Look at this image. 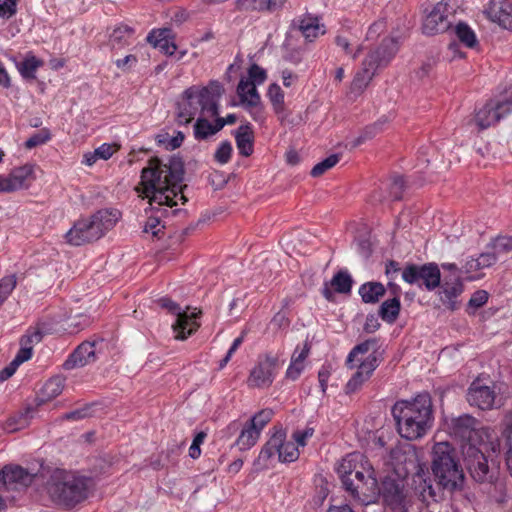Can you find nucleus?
Returning <instances> with one entry per match:
<instances>
[{"instance_id": "1", "label": "nucleus", "mask_w": 512, "mask_h": 512, "mask_svg": "<svg viewBox=\"0 0 512 512\" xmlns=\"http://www.w3.org/2000/svg\"><path fill=\"white\" fill-rule=\"evenodd\" d=\"M184 162L178 156L171 157L167 163L155 157L142 169L140 183L135 187L139 197L148 198L150 205H177L174 199L180 196L183 203L187 198L183 194Z\"/></svg>"}, {"instance_id": "2", "label": "nucleus", "mask_w": 512, "mask_h": 512, "mask_svg": "<svg viewBox=\"0 0 512 512\" xmlns=\"http://www.w3.org/2000/svg\"><path fill=\"white\" fill-rule=\"evenodd\" d=\"M392 415L401 437L407 440L419 439L433 425L431 397L427 393H421L411 401H398L392 407Z\"/></svg>"}, {"instance_id": "3", "label": "nucleus", "mask_w": 512, "mask_h": 512, "mask_svg": "<svg viewBox=\"0 0 512 512\" xmlns=\"http://www.w3.org/2000/svg\"><path fill=\"white\" fill-rule=\"evenodd\" d=\"M223 92V86L218 81H211L206 87L192 86L186 89L177 105V123L179 125L189 124L198 111L204 117L217 116L219 100Z\"/></svg>"}, {"instance_id": "4", "label": "nucleus", "mask_w": 512, "mask_h": 512, "mask_svg": "<svg viewBox=\"0 0 512 512\" xmlns=\"http://www.w3.org/2000/svg\"><path fill=\"white\" fill-rule=\"evenodd\" d=\"M499 450L497 438L486 440L480 444H461V455L464 466L470 476L479 483H492L495 479V472L490 469L489 459L492 453Z\"/></svg>"}, {"instance_id": "5", "label": "nucleus", "mask_w": 512, "mask_h": 512, "mask_svg": "<svg viewBox=\"0 0 512 512\" xmlns=\"http://www.w3.org/2000/svg\"><path fill=\"white\" fill-rule=\"evenodd\" d=\"M432 472L444 489L455 491L464 483L463 470L455 459L453 447L447 442L436 443L432 452Z\"/></svg>"}, {"instance_id": "6", "label": "nucleus", "mask_w": 512, "mask_h": 512, "mask_svg": "<svg viewBox=\"0 0 512 512\" xmlns=\"http://www.w3.org/2000/svg\"><path fill=\"white\" fill-rule=\"evenodd\" d=\"M90 480L64 470H55L48 483L51 496L60 503L74 506L88 496Z\"/></svg>"}, {"instance_id": "7", "label": "nucleus", "mask_w": 512, "mask_h": 512, "mask_svg": "<svg viewBox=\"0 0 512 512\" xmlns=\"http://www.w3.org/2000/svg\"><path fill=\"white\" fill-rule=\"evenodd\" d=\"M448 429L452 436L462 441V444L473 443L478 445L486 440L496 438L491 428L481 426L476 418L468 414L451 418Z\"/></svg>"}, {"instance_id": "8", "label": "nucleus", "mask_w": 512, "mask_h": 512, "mask_svg": "<svg viewBox=\"0 0 512 512\" xmlns=\"http://www.w3.org/2000/svg\"><path fill=\"white\" fill-rule=\"evenodd\" d=\"M344 488L362 504L375 502L379 496V485L373 466L355 472V477L345 480Z\"/></svg>"}, {"instance_id": "9", "label": "nucleus", "mask_w": 512, "mask_h": 512, "mask_svg": "<svg viewBox=\"0 0 512 512\" xmlns=\"http://www.w3.org/2000/svg\"><path fill=\"white\" fill-rule=\"evenodd\" d=\"M512 113V91L498 98L490 99L476 111L474 122L480 130L487 129Z\"/></svg>"}, {"instance_id": "10", "label": "nucleus", "mask_w": 512, "mask_h": 512, "mask_svg": "<svg viewBox=\"0 0 512 512\" xmlns=\"http://www.w3.org/2000/svg\"><path fill=\"white\" fill-rule=\"evenodd\" d=\"M379 495L382 496L383 503L390 512H408L410 498L403 480L386 477L379 487Z\"/></svg>"}, {"instance_id": "11", "label": "nucleus", "mask_w": 512, "mask_h": 512, "mask_svg": "<svg viewBox=\"0 0 512 512\" xmlns=\"http://www.w3.org/2000/svg\"><path fill=\"white\" fill-rule=\"evenodd\" d=\"M402 278L408 284L424 286L428 291H433L441 284L439 266L432 262L423 265H407L402 271Z\"/></svg>"}, {"instance_id": "12", "label": "nucleus", "mask_w": 512, "mask_h": 512, "mask_svg": "<svg viewBox=\"0 0 512 512\" xmlns=\"http://www.w3.org/2000/svg\"><path fill=\"white\" fill-rule=\"evenodd\" d=\"M158 303L162 308L167 309L177 316V319L172 326L176 334V339L184 340L198 329L199 323L196 319L200 314V311L189 312L188 309L181 310L180 306L169 298H161L158 300Z\"/></svg>"}, {"instance_id": "13", "label": "nucleus", "mask_w": 512, "mask_h": 512, "mask_svg": "<svg viewBox=\"0 0 512 512\" xmlns=\"http://www.w3.org/2000/svg\"><path fill=\"white\" fill-rule=\"evenodd\" d=\"M278 366V357L272 354H265L258 358L256 366L251 370L248 384L250 387H269L275 377Z\"/></svg>"}, {"instance_id": "14", "label": "nucleus", "mask_w": 512, "mask_h": 512, "mask_svg": "<svg viewBox=\"0 0 512 512\" xmlns=\"http://www.w3.org/2000/svg\"><path fill=\"white\" fill-rule=\"evenodd\" d=\"M101 341H84L76 347L63 364L65 370H72L90 365L97 361L101 352Z\"/></svg>"}, {"instance_id": "15", "label": "nucleus", "mask_w": 512, "mask_h": 512, "mask_svg": "<svg viewBox=\"0 0 512 512\" xmlns=\"http://www.w3.org/2000/svg\"><path fill=\"white\" fill-rule=\"evenodd\" d=\"M397 51V41L394 38H385L378 47L368 53L363 63L365 67H369L377 73L378 69H382L390 63Z\"/></svg>"}, {"instance_id": "16", "label": "nucleus", "mask_w": 512, "mask_h": 512, "mask_svg": "<svg viewBox=\"0 0 512 512\" xmlns=\"http://www.w3.org/2000/svg\"><path fill=\"white\" fill-rule=\"evenodd\" d=\"M36 476V473H32L21 466L8 465L0 471V483L8 490H18L28 487Z\"/></svg>"}, {"instance_id": "17", "label": "nucleus", "mask_w": 512, "mask_h": 512, "mask_svg": "<svg viewBox=\"0 0 512 512\" xmlns=\"http://www.w3.org/2000/svg\"><path fill=\"white\" fill-rule=\"evenodd\" d=\"M450 21L447 15V4L438 2L429 11L423 21L422 30L424 34L435 35L443 33L450 28Z\"/></svg>"}, {"instance_id": "18", "label": "nucleus", "mask_w": 512, "mask_h": 512, "mask_svg": "<svg viewBox=\"0 0 512 512\" xmlns=\"http://www.w3.org/2000/svg\"><path fill=\"white\" fill-rule=\"evenodd\" d=\"M120 217V212L115 209H102L94 213L89 219H86L89 227L91 237L98 240L103 237L109 230H111L117 223Z\"/></svg>"}, {"instance_id": "19", "label": "nucleus", "mask_w": 512, "mask_h": 512, "mask_svg": "<svg viewBox=\"0 0 512 512\" xmlns=\"http://www.w3.org/2000/svg\"><path fill=\"white\" fill-rule=\"evenodd\" d=\"M497 394L494 387L483 385L474 381L467 392V401L470 405L476 406L481 410L492 409L495 405Z\"/></svg>"}, {"instance_id": "20", "label": "nucleus", "mask_w": 512, "mask_h": 512, "mask_svg": "<svg viewBox=\"0 0 512 512\" xmlns=\"http://www.w3.org/2000/svg\"><path fill=\"white\" fill-rule=\"evenodd\" d=\"M439 297L442 304L449 310L454 311L460 304L457 298L463 293L464 285L460 275L445 277L440 284Z\"/></svg>"}, {"instance_id": "21", "label": "nucleus", "mask_w": 512, "mask_h": 512, "mask_svg": "<svg viewBox=\"0 0 512 512\" xmlns=\"http://www.w3.org/2000/svg\"><path fill=\"white\" fill-rule=\"evenodd\" d=\"M378 365L379 361L375 352L361 361L358 366V370L353 374V376L346 384V393L350 394L356 392L363 385V383L370 378Z\"/></svg>"}, {"instance_id": "22", "label": "nucleus", "mask_w": 512, "mask_h": 512, "mask_svg": "<svg viewBox=\"0 0 512 512\" xmlns=\"http://www.w3.org/2000/svg\"><path fill=\"white\" fill-rule=\"evenodd\" d=\"M371 463L360 452H353L346 455L337 466V472L341 478L342 484L345 480L355 477V472L361 471L362 468L369 467Z\"/></svg>"}, {"instance_id": "23", "label": "nucleus", "mask_w": 512, "mask_h": 512, "mask_svg": "<svg viewBox=\"0 0 512 512\" xmlns=\"http://www.w3.org/2000/svg\"><path fill=\"white\" fill-rule=\"evenodd\" d=\"M486 12L493 22L512 31V0H490Z\"/></svg>"}, {"instance_id": "24", "label": "nucleus", "mask_w": 512, "mask_h": 512, "mask_svg": "<svg viewBox=\"0 0 512 512\" xmlns=\"http://www.w3.org/2000/svg\"><path fill=\"white\" fill-rule=\"evenodd\" d=\"M174 40L175 34L170 28L153 29L147 36L149 44L168 56L174 55L177 50Z\"/></svg>"}, {"instance_id": "25", "label": "nucleus", "mask_w": 512, "mask_h": 512, "mask_svg": "<svg viewBox=\"0 0 512 512\" xmlns=\"http://www.w3.org/2000/svg\"><path fill=\"white\" fill-rule=\"evenodd\" d=\"M91 233L87 220L81 219L65 234V238L69 244L80 246L95 241L94 237L90 236Z\"/></svg>"}, {"instance_id": "26", "label": "nucleus", "mask_w": 512, "mask_h": 512, "mask_svg": "<svg viewBox=\"0 0 512 512\" xmlns=\"http://www.w3.org/2000/svg\"><path fill=\"white\" fill-rule=\"evenodd\" d=\"M390 288L392 289V292L394 294V297L391 299H388L384 301L379 309V315L380 317L388 322L393 323L396 321L399 312H400V299H399V292L400 288L397 285L389 283Z\"/></svg>"}, {"instance_id": "27", "label": "nucleus", "mask_w": 512, "mask_h": 512, "mask_svg": "<svg viewBox=\"0 0 512 512\" xmlns=\"http://www.w3.org/2000/svg\"><path fill=\"white\" fill-rule=\"evenodd\" d=\"M281 445V434L276 431L269 440L262 447L258 458L254 461L253 465L257 468H265L268 465V461L278 455L279 446Z\"/></svg>"}, {"instance_id": "28", "label": "nucleus", "mask_w": 512, "mask_h": 512, "mask_svg": "<svg viewBox=\"0 0 512 512\" xmlns=\"http://www.w3.org/2000/svg\"><path fill=\"white\" fill-rule=\"evenodd\" d=\"M412 486L415 493L423 502H427L429 499H434L436 496L435 490L431 484V480L429 477H427L423 470L418 471L413 476Z\"/></svg>"}, {"instance_id": "29", "label": "nucleus", "mask_w": 512, "mask_h": 512, "mask_svg": "<svg viewBox=\"0 0 512 512\" xmlns=\"http://www.w3.org/2000/svg\"><path fill=\"white\" fill-rule=\"evenodd\" d=\"M237 94L240 102L245 107H255L260 104V96L256 89V84L242 78L237 86Z\"/></svg>"}, {"instance_id": "30", "label": "nucleus", "mask_w": 512, "mask_h": 512, "mask_svg": "<svg viewBox=\"0 0 512 512\" xmlns=\"http://www.w3.org/2000/svg\"><path fill=\"white\" fill-rule=\"evenodd\" d=\"M236 145L242 156L248 157L253 153L254 136L249 123L241 125L235 134Z\"/></svg>"}, {"instance_id": "31", "label": "nucleus", "mask_w": 512, "mask_h": 512, "mask_svg": "<svg viewBox=\"0 0 512 512\" xmlns=\"http://www.w3.org/2000/svg\"><path fill=\"white\" fill-rule=\"evenodd\" d=\"M298 27L303 36L309 41H313L319 35L325 33L324 25L320 24L319 18L312 15H305L301 18Z\"/></svg>"}, {"instance_id": "32", "label": "nucleus", "mask_w": 512, "mask_h": 512, "mask_svg": "<svg viewBox=\"0 0 512 512\" xmlns=\"http://www.w3.org/2000/svg\"><path fill=\"white\" fill-rule=\"evenodd\" d=\"M209 118L210 117H204L201 115L196 120L194 124V137L197 140H205L208 137L215 135L223 128V123L217 124L215 121V124H211L208 120Z\"/></svg>"}, {"instance_id": "33", "label": "nucleus", "mask_w": 512, "mask_h": 512, "mask_svg": "<svg viewBox=\"0 0 512 512\" xmlns=\"http://www.w3.org/2000/svg\"><path fill=\"white\" fill-rule=\"evenodd\" d=\"M134 35V29L128 25L121 24L117 26L110 35V45L112 49H121L131 44Z\"/></svg>"}, {"instance_id": "34", "label": "nucleus", "mask_w": 512, "mask_h": 512, "mask_svg": "<svg viewBox=\"0 0 512 512\" xmlns=\"http://www.w3.org/2000/svg\"><path fill=\"white\" fill-rule=\"evenodd\" d=\"M385 287L379 282H367L359 288V294L365 303H377L385 294Z\"/></svg>"}, {"instance_id": "35", "label": "nucleus", "mask_w": 512, "mask_h": 512, "mask_svg": "<svg viewBox=\"0 0 512 512\" xmlns=\"http://www.w3.org/2000/svg\"><path fill=\"white\" fill-rule=\"evenodd\" d=\"M375 75L376 73L371 68L365 67V64L362 63V69L355 75L351 83L350 92L355 95L361 94Z\"/></svg>"}, {"instance_id": "36", "label": "nucleus", "mask_w": 512, "mask_h": 512, "mask_svg": "<svg viewBox=\"0 0 512 512\" xmlns=\"http://www.w3.org/2000/svg\"><path fill=\"white\" fill-rule=\"evenodd\" d=\"M281 434V445L278 450V459L280 462H294L299 457L297 446L292 441H286V434L279 430Z\"/></svg>"}, {"instance_id": "37", "label": "nucleus", "mask_w": 512, "mask_h": 512, "mask_svg": "<svg viewBox=\"0 0 512 512\" xmlns=\"http://www.w3.org/2000/svg\"><path fill=\"white\" fill-rule=\"evenodd\" d=\"M260 434L261 433L256 428L247 423L237 438L236 445L241 451L248 450L256 444Z\"/></svg>"}, {"instance_id": "38", "label": "nucleus", "mask_w": 512, "mask_h": 512, "mask_svg": "<svg viewBox=\"0 0 512 512\" xmlns=\"http://www.w3.org/2000/svg\"><path fill=\"white\" fill-rule=\"evenodd\" d=\"M64 387V380L61 377L50 378L42 387L40 401L46 402L61 394Z\"/></svg>"}, {"instance_id": "39", "label": "nucleus", "mask_w": 512, "mask_h": 512, "mask_svg": "<svg viewBox=\"0 0 512 512\" xmlns=\"http://www.w3.org/2000/svg\"><path fill=\"white\" fill-rule=\"evenodd\" d=\"M33 172V166L31 165H23L12 169L10 174L13 178L17 190L26 188L28 186L27 182L33 178Z\"/></svg>"}, {"instance_id": "40", "label": "nucleus", "mask_w": 512, "mask_h": 512, "mask_svg": "<svg viewBox=\"0 0 512 512\" xmlns=\"http://www.w3.org/2000/svg\"><path fill=\"white\" fill-rule=\"evenodd\" d=\"M42 65V61L38 60L33 55H28L26 58L17 64L18 70L23 78L35 79L36 70Z\"/></svg>"}, {"instance_id": "41", "label": "nucleus", "mask_w": 512, "mask_h": 512, "mask_svg": "<svg viewBox=\"0 0 512 512\" xmlns=\"http://www.w3.org/2000/svg\"><path fill=\"white\" fill-rule=\"evenodd\" d=\"M458 40L468 48H474L478 41L474 31L465 23L460 22L455 27Z\"/></svg>"}, {"instance_id": "42", "label": "nucleus", "mask_w": 512, "mask_h": 512, "mask_svg": "<svg viewBox=\"0 0 512 512\" xmlns=\"http://www.w3.org/2000/svg\"><path fill=\"white\" fill-rule=\"evenodd\" d=\"M503 432L502 436L505 439L506 445L508 447L507 451V467L512 475V411L506 414L503 420Z\"/></svg>"}, {"instance_id": "43", "label": "nucleus", "mask_w": 512, "mask_h": 512, "mask_svg": "<svg viewBox=\"0 0 512 512\" xmlns=\"http://www.w3.org/2000/svg\"><path fill=\"white\" fill-rule=\"evenodd\" d=\"M377 345L376 339H368L358 345H356L351 352L349 353L347 357V364L350 368H353V362L358 361L361 362L362 360L358 358L359 355L367 354L372 348H375Z\"/></svg>"}, {"instance_id": "44", "label": "nucleus", "mask_w": 512, "mask_h": 512, "mask_svg": "<svg viewBox=\"0 0 512 512\" xmlns=\"http://www.w3.org/2000/svg\"><path fill=\"white\" fill-rule=\"evenodd\" d=\"M353 280L347 272L340 271L334 275L330 284L338 293H349Z\"/></svg>"}, {"instance_id": "45", "label": "nucleus", "mask_w": 512, "mask_h": 512, "mask_svg": "<svg viewBox=\"0 0 512 512\" xmlns=\"http://www.w3.org/2000/svg\"><path fill=\"white\" fill-rule=\"evenodd\" d=\"M268 97L276 114L284 112V93L279 85L271 84L268 89Z\"/></svg>"}, {"instance_id": "46", "label": "nucleus", "mask_w": 512, "mask_h": 512, "mask_svg": "<svg viewBox=\"0 0 512 512\" xmlns=\"http://www.w3.org/2000/svg\"><path fill=\"white\" fill-rule=\"evenodd\" d=\"M184 138V134L178 131L174 137H170L168 133H164L159 134L156 139L157 143L163 145L167 150H174L182 145Z\"/></svg>"}, {"instance_id": "47", "label": "nucleus", "mask_w": 512, "mask_h": 512, "mask_svg": "<svg viewBox=\"0 0 512 512\" xmlns=\"http://www.w3.org/2000/svg\"><path fill=\"white\" fill-rule=\"evenodd\" d=\"M51 139V133L48 128H42L33 135H31L25 142L27 149L35 148L39 145L47 143Z\"/></svg>"}, {"instance_id": "48", "label": "nucleus", "mask_w": 512, "mask_h": 512, "mask_svg": "<svg viewBox=\"0 0 512 512\" xmlns=\"http://www.w3.org/2000/svg\"><path fill=\"white\" fill-rule=\"evenodd\" d=\"M339 155L333 154L324 159L323 161L317 163L311 170V175L313 177H320L323 175L327 170L334 167L339 162Z\"/></svg>"}, {"instance_id": "49", "label": "nucleus", "mask_w": 512, "mask_h": 512, "mask_svg": "<svg viewBox=\"0 0 512 512\" xmlns=\"http://www.w3.org/2000/svg\"><path fill=\"white\" fill-rule=\"evenodd\" d=\"M272 416L273 411L271 409H263L255 414L248 423L261 433L263 428L271 421Z\"/></svg>"}, {"instance_id": "50", "label": "nucleus", "mask_w": 512, "mask_h": 512, "mask_svg": "<svg viewBox=\"0 0 512 512\" xmlns=\"http://www.w3.org/2000/svg\"><path fill=\"white\" fill-rule=\"evenodd\" d=\"M16 276L9 275L0 279V306L6 301L8 296L16 287Z\"/></svg>"}, {"instance_id": "51", "label": "nucleus", "mask_w": 512, "mask_h": 512, "mask_svg": "<svg viewBox=\"0 0 512 512\" xmlns=\"http://www.w3.org/2000/svg\"><path fill=\"white\" fill-rule=\"evenodd\" d=\"M386 122L385 120H379L373 125L367 126L363 133L354 141L353 147H356L360 144H362L365 140L373 138L377 131L379 130L380 126Z\"/></svg>"}, {"instance_id": "52", "label": "nucleus", "mask_w": 512, "mask_h": 512, "mask_svg": "<svg viewBox=\"0 0 512 512\" xmlns=\"http://www.w3.org/2000/svg\"><path fill=\"white\" fill-rule=\"evenodd\" d=\"M493 249L497 255L508 253L512 251V237L501 236L497 237L493 243Z\"/></svg>"}, {"instance_id": "53", "label": "nucleus", "mask_w": 512, "mask_h": 512, "mask_svg": "<svg viewBox=\"0 0 512 512\" xmlns=\"http://www.w3.org/2000/svg\"><path fill=\"white\" fill-rule=\"evenodd\" d=\"M232 145L229 141H224L220 144L215 152V159L220 164H226L231 157Z\"/></svg>"}, {"instance_id": "54", "label": "nucleus", "mask_w": 512, "mask_h": 512, "mask_svg": "<svg viewBox=\"0 0 512 512\" xmlns=\"http://www.w3.org/2000/svg\"><path fill=\"white\" fill-rule=\"evenodd\" d=\"M247 80L260 85L266 80V71L257 64H252L248 70Z\"/></svg>"}, {"instance_id": "55", "label": "nucleus", "mask_w": 512, "mask_h": 512, "mask_svg": "<svg viewBox=\"0 0 512 512\" xmlns=\"http://www.w3.org/2000/svg\"><path fill=\"white\" fill-rule=\"evenodd\" d=\"M27 424L26 417L20 415L18 417L9 418L4 424V430L8 433H13L23 429Z\"/></svg>"}, {"instance_id": "56", "label": "nucleus", "mask_w": 512, "mask_h": 512, "mask_svg": "<svg viewBox=\"0 0 512 512\" xmlns=\"http://www.w3.org/2000/svg\"><path fill=\"white\" fill-rule=\"evenodd\" d=\"M164 229L158 217H149L143 227L144 233H151L154 237H159Z\"/></svg>"}, {"instance_id": "57", "label": "nucleus", "mask_w": 512, "mask_h": 512, "mask_svg": "<svg viewBox=\"0 0 512 512\" xmlns=\"http://www.w3.org/2000/svg\"><path fill=\"white\" fill-rule=\"evenodd\" d=\"M405 181L402 176L395 175L392 178V183L390 185V195L394 200H399L402 197V192L404 190Z\"/></svg>"}, {"instance_id": "58", "label": "nucleus", "mask_w": 512, "mask_h": 512, "mask_svg": "<svg viewBox=\"0 0 512 512\" xmlns=\"http://www.w3.org/2000/svg\"><path fill=\"white\" fill-rule=\"evenodd\" d=\"M42 338V331L39 328H33L27 331V333L21 338V342H23L24 345H31L33 347V345L41 342Z\"/></svg>"}, {"instance_id": "59", "label": "nucleus", "mask_w": 512, "mask_h": 512, "mask_svg": "<svg viewBox=\"0 0 512 512\" xmlns=\"http://www.w3.org/2000/svg\"><path fill=\"white\" fill-rule=\"evenodd\" d=\"M17 0H0V17L11 18L16 13Z\"/></svg>"}, {"instance_id": "60", "label": "nucleus", "mask_w": 512, "mask_h": 512, "mask_svg": "<svg viewBox=\"0 0 512 512\" xmlns=\"http://www.w3.org/2000/svg\"><path fill=\"white\" fill-rule=\"evenodd\" d=\"M488 301V293L485 290L476 291L470 298L468 305L474 309H478L485 305Z\"/></svg>"}, {"instance_id": "61", "label": "nucleus", "mask_w": 512, "mask_h": 512, "mask_svg": "<svg viewBox=\"0 0 512 512\" xmlns=\"http://www.w3.org/2000/svg\"><path fill=\"white\" fill-rule=\"evenodd\" d=\"M21 348L15 358L13 359V363L18 367L23 362L29 360L32 356V346L24 345L23 342L20 341Z\"/></svg>"}, {"instance_id": "62", "label": "nucleus", "mask_w": 512, "mask_h": 512, "mask_svg": "<svg viewBox=\"0 0 512 512\" xmlns=\"http://www.w3.org/2000/svg\"><path fill=\"white\" fill-rule=\"evenodd\" d=\"M17 191L11 174L0 175V193H11Z\"/></svg>"}, {"instance_id": "63", "label": "nucleus", "mask_w": 512, "mask_h": 512, "mask_svg": "<svg viewBox=\"0 0 512 512\" xmlns=\"http://www.w3.org/2000/svg\"><path fill=\"white\" fill-rule=\"evenodd\" d=\"M314 433V429L311 427H306L304 430H297L293 433V439L299 446H305L306 440L312 437Z\"/></svg>"}, {"instance_id": "64", "label": "nucleus", "mask_w": 512, "mask_h": 512, "mask_svg": "<svg viewBox=\"0 0 512 512\" xmlns=\"http://www.w3.org/2000/svg\"><path fill=\"white\" fill-rule=\"evenodd\" d=\"M386 23L384 20L375 21L368 29L366 38L372 40L384 32Z\"/></svg>"}]
</instances>
